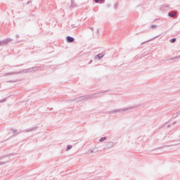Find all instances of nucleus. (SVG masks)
Segmentation results:
<instances>
[{
    "instance_id": "5701e85b",
    "label": "nucleus",
    "mask_w": 180,
    "mask_h": 180,
    "mask_svg": "<svg viewBox=\"0 0 180 180\" xmlns=\"http://www.w3.org/2000/svg\"><path fill=\"white\" fill-rule=\"evenodd\" d=\"M27 72H32V68L27 69Z\"/></svg>"
},
{
    "instance_id": "ddd939ff",
    "label": "nucleus",
    "mask_w": 180,
    "mask_h": 180,
    "mask_svg": "<svg viewBox=\"0 0 180 180\" xmlns=\"http://www.w3.org/2000/svg\"><path fill=\"white\" fill-rule=\"evenodd\" d=\"M77 6V4L74 3V0H71V6L70 8H75Z\"/></svg>"
},
{
    "instance_id": "6ab92c4d",
    "label": "nucleus",
    "mask_w": 180,
    "mask_h": 180,
    "mask_svg": "<svg viewBox=\"0 0 180 180\" xmlns=\"http://www.w3.org/2000/svg\"><path fill=\"white\" fill-rule=\"evenodd\" d=\"M150 28H151V29H157V25H152L150 26Z\"/></svg>"
},
{
    "instance_id": "c9c22d12",
    "label": "nucleus",
    "mask_w": 180,
    "mask_h": 180,
    "mask_svg": "<svg viewBox=\"0 0 180 180\" xmlns=\"http://www.w3.org/2000/svg\"><path fill=\"white\" fill-rule=\"evenodd\" d=\"M167 127H171V125H167Z\"/></svg>"
},
{
    "instance_id": "f704fd0d",
    "label": "nucleus",
    "mask_w": 180,
    "mask_h": 180,
    "mask_svg": "<svg viewBox=\"0 0 180 180\" xmlns=\"http://www.w3.org/2000/svg\"><path fill=\"white\" fill-rule=\"evenodd\" d=\"M97 33H99V30H97Z\"/></svg>"
},
{
    "instance_id": "4468645a",
    "label": "nucleus",
    "mask_w": 180,
    "mask_h": 180,
    "mask_svg": "<svg viewBox=\"0 0 180 180\" xmlns=\"http://www.w3.org/2000/svg\"><path fill=\"white\" fill-rule=\"evenodd\" d=\"M37 70H39V67H33V68H31V70L32 72H34V71H37Z\"/></svg>"
},
{
    "instance_id": "4be33fe9",
    "label": "nucleus",
    "mask_w": 180,
    "mask_h": 180,
    "mask_svg": "<svg viewBox=\"0 0 180 180\" xmlns=\"http://www.w3.org/2000/svg\"><path fill=\"white\" fill-rule=\"evenodd\" d=\"M175 58H180V55L174 58H172L170 60H175Z\"/></svg>"
},
{
    "instance_id": "393cba45",
    "label": "nucleus",
    "mask_w": 180,
    "mask_h": 180,
    "mask_svg": "<svg viewBox=\"0 0 180 180\" xmlns=\"http://www.w3.org/2000/svg\"><path fill=\"white\" fill-rule=\"evenodd\" d=\"M6 164V162H0V165H5Z\"/></svg>"
},
{
    "instance_id": "2eb2a0df",
    "label": "nucleus",
    "mask_w": 180,
    "mask_h": 180,
    "mask_svg": "<svg viewBox=\"0 0 180 180\" xmlns=\"http://www.w3.org/2000/svg\"><path fill=\"white\" fill-rule=\"evenodd\" d=\"M175 41H176V38H173L170 39V43H175Z\"/></svg>"
},
{
    "instance_id": "72a5a7b5",
    "label": "nucleus",
    "mask_w": 180,
    "mask_h": 180,
    "mask_svg": "<svg viewBox=\"0 0 180 180\" xmlns=\"http://www.w3.org/2000/svg\"><path fill=\"white\" fill-rule=\"evenodd\" d=\"M177 115H180V110L177 112Z\"/></svg>"
},
{
    "instance_id": "1a4fd4ad",
    "label": "nucleus",
    "mask_w": 180,
    "mask_h": 180,
    "mask_svg": "<svg viewBox=\"0 0 180 180\" xmlns=\"http://www.w3.org/2000/svg\"><path fill=\"white\" fill-rule=\"evenodd\" d=\"M36 129H37V127H32L30 129H26L25 131H26V133H30V131H34V130H36Z\"/></svg>"
},
{
    "instance_id": "f8f14e48",
    "label": "nucleus",
    "mask_w": 180,
    "mask_h": 180,
    "mask_svg": "<svg viewBox=\"0 0 180 180\" xmlns=\"http://www.w3.org/2000/svg\"><path fill=\"white\" fill-rule=\"evenodd\" d=\"M105 140H108V138L106 136H104V137H101L99 139V141H100V143H103V141H105Z\"/></svg>"
},
{
    "instance_id": "473e14b6",
    "label": "nucleus",
    "mask_w": 180,
    "mask_h": 180,
    "mask_svg": "<svg viewBox=\"0 0 180 180\" xmlns=\"http://www.w3.org/2000/svg\"><path fill=\"white\" fill-rule=\"evenodd\" d=\"M101 2L105 3V0H100Z\"/></svg>"
},
{
    "instance_id": "bb28decb",
    "label": "nucleus",
    "mask_w": 180,
    "mask_h": 180,
    "mask_svg": "<svg viewBox=\"0 0 180 180\" xmlns=\"http://www.w3.org/2000/svg\"><path fill=\"white\" fill-rule=\"evenodd\" d=\"M94 2H95L96 4H99V0H94Z\"/></svg>"
},
{
    "instance_id": "a211bd4d",
    "label": "nucleus",
    "mask_w": 180,
    "mask_h": 180,
    "mask_svg": "<svg viewBox=\"0 0 180 180\" xmlns=\"http://www.w3.org/2000/svg\"><path fill=\"white\" fill-rule=\"evenodd\" d=\"M119 6V3H116L114 6V9H117V7Z\"/></svg>"
},
{
    "instance_id": "cd10ccee",
    "label": "nucleus",
    "mask_w": 180,
    "mask_h": 180,
    "mask_svg": "<svg viewBox=\"0 0 180 180\" xmlns=\"http://www.w3.org/2000/svg\"><path fill=\"white\" fill-rule=\"evenodd\" d=\"M172 146H174V145H167L165 147H172Z\"/></svg>"
},
{
    "instance_id": "20e7f679",
    "label": "nucleus",
    "mask_w": 180,
    "mask_h": 180,
    "mask_svg": "<svg viewBox=\"0 0 180 180\" xmlns=\"http://www.w3.org/2000/svg\"><path fill=\"white\" fill-rule=\"evenodd\" d=\"M12 41V39L11 38H6L4 40L0 41V46H6L8 43H11Z\"/></svg>"
},
{
    "instance_id": "423d86ee",
    "label": "nucleus",
    "mask_w": 180,
    "mask_h": 180,
    "mask_svg": "<svg viewBox=\"0 0 180 180\" xmlns=\"http://www.w3.org/2000/svg\"><path fill=\"white\" fill-rule=\"evenodd\" d=\"M105 57V53H98L95 56V60H101V58H103Z\"/></svg>"
},
{
    "instance_id": "0eeeda50",
    "label": "nucleus",
    "mask_w": 180,
    "mask_h": 180,
    "mask_svg": "<svg viewBox=\"0 0 180 180\" xmlns=\"http://www.w3.org/2000/svg\"><path fill=\"white\" fill-rule=\"evenodd\" d=\"M66 40L68 43H73L75 39H74V37L68 36L67 37Z\"/></svg>"
},
{
    "instance_id": "412c9836",
    "label": "nucleus",
    "mask_w": 180,
    "mask_h": 180,
    "mask_svg": "<svg viewBox=\"0 0 180 180\" xmlns=\"http://www.w3.org/2000/svg\"><path fill=\"white\" fill-rule=\"evenodd\" d=\"M11 131H13V133H14V134L18 133V130H16V129H11Z\"/></svg>"
},
{
    "instance_id": "7c9ffc66",
    "label": "nucleus",
    "mask_w": 180,
    "mask_h": 180,
    "mask_svg": "<svg viewBox=\"0 0 180 180\" xmlns=\"http://www.w3.org/2000/svg\"><path fill=\"white\" fill-rule=\"evenodd\" d=\"M15 37H16L17 39H18L19 34H16V35H15Z\"/></svg>"
},
{
    "instance_id": "2f4dec72",
    "label": "nucleus",
    "mask_w": 180,
    "mask_h": 180,
    "mask_svg": "<svg viewBox=\"0 0 180 180\" xmlns=\"http://www.w3.org/2000/svg\"><path fill=\"white\" fill-rule=\"evenodd\" d=\"M176 123V121H174L172 124L174 125Z\"/></svg>"
},
{
    "instance_id": "f257e3e1",
    "label": "nucleus",
    "mask_w": 180,
    "mask_h": 180,
    "mask_svg": "<svg viewBox=\"0 0 180 180\" xmlns=\"http://www.w3.org/2000/svg\"><path fill=\"white\" fill-rule=\"evenodd\" d=\"M134 108H139V105L126 107L124 108H118V109L112 110L110 111H108L107 113L108 115H113L116 113H123V112H126L127 110H131V109H134Z\"/></svg>"
},
{
    "instance_id": "6e6552de",
    "label": "nucleus",
    "mask_w": 180,
    "mask_h": 180,
    "mask_svg": "<svg viewBox=\"0 0 180 180\" xmlns=\"http://www.w3.org/2000/svg\"><path fill=\"white\" fill-rule=\"evenodd\" d=\"M161 11H168L169 10V6L163 5L160 7Z\"/></svg>"
},
{
    "instance_id": "b1692460",
    "label": "nucleus",
    "mask_w": 180,
    "mask_h": 180,
    "mask_svg": "<svg viewBox=\"0 0 180 180\" xmlns=\"http://www.w3.org/2000/svg\"><path fill=\"white\" fill-rule=\"evenodd\" d=\"M8 82L13 84V82H18V80H11V81H8Z\"/></svg>"
},
{
    "instance_id": "f03ea898",
    "label": "nucleus",
    "mask_w": 180,
    "mask_h": 180,
    "mask_svg": "<svg viewBox=\"0 0 180 180\" xmlns=\"http://www.w3.org/2000/svg\"><path fill=\"white\" fill-rule=\"evenodd\" d=\"M105 92H108V90L100 91L98 93H96L95 94H91V95H86V96H82L80 97H77L74 100L72 101H76V102H81L82 101H88V99H92L95 95H98V94H105Z\"/></svg>"
},
{
    "instance_id": "c756f323",
    "label": "nucleus",
    "mask_w": 180,
    "mask_h": 180,
    "mask_svg": "<svg viewBox=\"0 0 180 180\" xmlns=\"http://www.w3.org/2000/svg\"><path fill=\"white\" fill-rule=\"evenodd\" d=\"M92 61H93L92 60H90L89 64H92Z\"/></svg>"
},
{
    "instance_id": "c85d7f7f",
    "label": "nucleus",
    "mask_w": 180,
    "mask_h": 180,
    "mask_svg": "<svg viewBox=\"0 0 180 180\" xmlns=\"http://www.w3.org/2000/svg\"><path fill=\"white\" fill-rule=\"evenodd\" d=\"M107 8H110V4H107Z\"/></svg>"
},
{
    "instance_id": "f3484780",
    "label": "nucleus",
    "mask_w": 180,
    "mask_h": 180,
    "mask_svg": "<svg viewBox=\"0 0 180 180\" xmlns=\"http://www.w3.org/2000/svg\"><path fill=\"white\" fill-rule=\"evenodd\" d=\"M179 115H178V112H176L175 114H174L173 118L176 119V117H179Z\"/></svg>"
},
{
    "instance_id": "a878e982",
    "label": "nucleus",
    "mask_w": 180,
    "mask_h": 180,
    "mask_svg": "<svg viewBox=\"0 0 180 180\" xmlns=\"http://www.w3.org/2000/svg\"><path fill=\"white\" fill-rule=\"evenodd\" d=\"M5 157H8V155L0 156V160H3V158H5Z\"/></svg>"
},
{
    "instance_id": "aec40b11",
    "label": "nucleus",
    "mask_w": 180,
    "mask_h": 180,
    "mask_svg": "<svg viewBox=\"0 0 180 180\" xmlns=\"http://www.w3.org/2000/svg\"><path fill=\"white\" fill-rule=\"evenodd\" d=\"M71 148H72V146L69 145V146H68V147H67V150L68 151V150H71Z\"/></svg>"
},
{
    "instance_id": "9b49d317",
    "label": "nucleus",
    "mask_w": 180,
    "mask_h": 180,
    "mask_svg": "<svg viewBox=\"0 0 180 180\" xmlns=\"http://www.w3.org/2000/svg\"><path fill=\"white\" fill-rule=\"evenodd\" d=\"M160 36H161V35H158V36H156V37L152 38L151 39H149V40H148V41H146L145 42H143L141 44H144V43H148V41H151V40H154V39H155L160 37Z\"/></svg>"
},
{
    "instance_id": "9d476101",
    "label": "nucleus",
    "mask_w": 180,
    "mask_h": 180,
    "mask_svg": "<svg viewBox=\"0 0 180 180\" xmlns=\"http://www.w3.org/2000/svg\"><path fill=\"white\" fill-rule=\"evenodd\" d=\"M176 15V12L175 11H172V13H168V16H169V18H174V16H175Z\"/></svg>"
},
{
    "instance_id": "7ed1b4c3",
    "label": "nucleus",
    "mask_w": 180,
    "mask_h": 180,
    "mask_svg": "<svg viewBox=\"0 0 180 180\" xmlns=\"http://www.w3.org/2000/svg\"><path fill=\"white\" fill-rule=\"evenodd\" d=\"M26 74V73H27V69H25V70H22V71H20V72H7V73H5L4 74V77H6V76H8V75H16V74Z\"/></svg>"
},
{
    "instance_id": "dca6fc26",
    "label": "nucleus",
    "mask_w": 180,
    "mask_h": 180,
    "mask_svg": "<svg viewBox=\"0 0 180 180\" xmlns=\"http://www.w3.org/2000/svg\"><path fill=\"white\" fill-rule=\"evenodd\" d=\"M92 153H94V150H92V149H89V150L87 151V154H92Z\"/></svg>"
},
{
    "instance_id": "39448f33",
    "label": "nucleus",
    "mask_w": 180,
    "mask_h": 180,
    "mask_svg": "<svg viewBox=\"0 0 180 180\" xmlns=\"http://www.w3.org/2000/svg\"><path fill=\"white\" fill-rule=\"evenodd\" d=\"M106 147L108 150H110V148H113L115 147V143L112 141H108L106 143Z\"/></svg>"
}]
</instances>
